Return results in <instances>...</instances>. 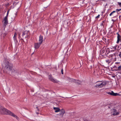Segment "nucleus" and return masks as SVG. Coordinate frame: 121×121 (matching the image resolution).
I'll use <instances>...</instances> for the list:
<instances>
[{
    "label": "nucleus",
    "instance_id": "nucleus-1",
    "mask_svg": "<svg viewBox=\"0 0 121 121\" xmlns=\"http://www.w3.org/2000/svg\"><path fill=\"white\" fill-rule=\"evenodd\" d=\"M13 68L12 65L8 63L6 64L4 68L3 71L4 72L11 74V73L12 72Z\"/></svg>",
    "mask_w": 121,
    "mask_h": 121
},
{
    "label": "nucleus",
    "instance_id": "nucleus-2",
    "mask_svg": "<svg viewBox=\"0 0 121 121\" xmlns=\"http://www.w3.org/2000/svg\"><path fill=\"white\" fill-rule=\"evenodd\" d=\"M4 112H6V114H7L9 115L12 116V117H14L16 118L18 120H19V117L14 114L11 112L10 111L8 110L5 108L4 110Z\"/></svg>",
    "mask_w": 121,
    "mask_h": 121
},
{
    "label": "nucleus",
    "instance_id": "nucleus-3",
    "mask_svg": "<svg viewBox=\"0 0 121 121\" xmlns=\"http://www.w3.org/2000/svg\"><path fill=\"white\" fill-rule=\"evenodd\" d=\"M21 73L19 72L18 70L16 69L13 68L12 70V72L11 73V74L15 75H18L20 74Z\"/></svg>",
    "mask_w": 121,
    "mask_h": 121
},
{
    "label": "nucleus",
    "instance_id": "nucleus-4",
    "mask_svg": "<svg viewBox=\"0 0 121 121\" xmlns=\"http://www.w3.org/2000/svg\"><path fill=\"white\" fill-rule=\"evenodd\" d=\"M10 10H8L7 12V14L6 16L4 17V20L3 21V22L4 23V25L6 26L8 23V21L7 17L9 14V12Z\"/></svg>",
    "mask_w": 121,
    "mask_h": 121
},
{
    "label": "nucleus",
    "instance_id": "nucleus-5",
    "mask_svg": "<svg viewBox=\"0 0 121 121\" xmlns=\"http://www.w3.org/2000/svg\"><path fill=\"white\" fill-rule=\"evenodd\" d=\"M30 35L29 32V31H25L23 32L22 35L23 36H24L25 38H28Z\"/></svg>",
    "mask_w": 121,
    "mask_h": 121
},
{
    "label": "nucleus",
    "instance_id": "nucleus-6",
    "mask_svg": "<svg viewBox=\"0 0 121 121\" xmlns=\"http://www.w3.org/2000/svg\"><path fill=\"white\" fill-rule=\"evenodd\" d=\"M108 50H109L108 48H104L102 49L101 51L102 54H108V52H107Z\"/></svg>",
    "mask_w": 121,
    "mask_h": 121
},
{
    "label": "nucleus",
    "instance_id": "nucleus-7",
    "mask_svg": "<svg viewBox=\"0 0 121 121\" xmlns=\"http://www.w3.org/2000/svg\"><path fill=\"white\" fill-rule=\"evenodd\" d=\"M60 113L59 114H58L56 115L59 116L60 117L62 118L65 112V111L64 110L62 109L61 110H60Z\"/></svg>",
    "mask_w": 121,
    "mask_h": 121
},
{
    "label": "nucleus",
    "instance_id": "nucleus-8",
    "mask_svg": "<svg viewBox=\"0 0 121 121\" xmlns=\"http://www.w3.org/2000/svg\"><path fill=\"white\" fill-rule=\"evenodd\" d=\"M70 80H71V82L77 83L78 85H79L81 83V82L80 81L78 80H76L73 78H70Z\"/></svg>",
    "mask_w": 121,
    "mask_h": 121
},
{
    "label": "nucleus",
    "instance_id": "nucleus-9",
    "mask_svg": "<svg viewBox=\"0 0 121 121\" xmlns=\"http://www.w3.org/2000/svg\"><path fill=\"white\" fill-rule=\"evenodd\" d=\"M49 79L51 81L54 83H57L58 81L56 79H54L51 75H49L48 76Z\"/></svg>",
    "mask_w": 121,
    "mask_h": 121
},
{
    "label": "nucleus",
    "instance_id": "nucleus-10",
    "mask_svg": "<svg viewBox=\"0 0 121 121\" xmlns=\"http://www.w3.org/2000/svg\"><path fill=\"white\" fill-rule=\"evenodd\" d=\"M115 56V55H110V56L111 57H112V58L111 59H107L105 60V61L108 64H109L112 61V57L113 56Z\"/></svg>",
    "mask_w": 121,
    "mask_h": 121
},
{
    "label": "nucleus",
    "instance_id": "nucleus-11",
    "mask_svg": "<svg viewBox=\"0 0 121 121\" xmlns=\"http://www.w3.org/2000/svg\"><path fill=\"white\" fill-rule=\"evenodd\" d=\"M17 10H16L15 12H13V13L14 14H13L12 16L13 17V18H12V20L13 21L15 20V18L17 14Z\"/></svg>",
    "mask_w": 121,
    "mask_h": 121
},
{
    "label": "nucleus",
    "instance_id": "nucleus-12",
    "mask_svg": "<svg viewBox=\"0 0 121 121\" xmlns=\"http://www.w3.org/2000/svg\"><path fill=\"white\" fill-rule=\"evenodd\" d=\"M41 44L39 43H35V49H38L40 47Z\"/></svg>",
    "mask_w": 121,
    "mask_h": 121
},
{
    "label": "nucleus",
    "instance_id": "nucleus-13",
    "mask_svg": "<svg viewBox=\"0 0 121 121\" xmlns=\"http://www.w3.org/2000/svg\"><path fill=\"white\" fill-rule=\"evenodd\" d=\"M117 43H119V41L121 40V36L118 33H117Z\"/></svg>",
    "mask_w": 121,
    "mask_h": 121
},
{
    "label": "nucleus",
    "instance_id": "nucleus-14",
    "mask_svg": "<svg viewBox=\"0 0 121 121\" xmlns=\"http://www.w3.org/2000/svg\"><path fill=\"white\" fill-rule=\"evenodd\" d=\"M106 84L107 83L105 81L103 82L102 83H101V82H100V87H101L104 86H105Z\"/></svg>",
    "mask_w": 121,
    "mask_h": 121
},
{
    "label": "nucleus",
    "instance_id": "nucleus-15",
    "mask_svg": "<svg viewBox=\"0 0 121 121\" xmlns=\"http://www.w3.org/2000/svg\"><path fill=\"white\" fill-rule=\"evenodd\" d=\"M112 110L113 112L112 114L113 115L115 116L119 114V113L118 112H117L116 110V109H113Z\"/></svg>",
    "mask_w": 121,
    "mask_h": 121
},
{
    "label": "nucleus",
    "instance_id": "nucleus-16",
    "mask_svg": "<svg viewBox=\"0 0 121 121\" xmlns=\"http://www.w3.org/2000/svg\"><path fill=\"white\" fill-rule=\"evenodd\" d=\"M43 37L42 36L40 35L39 36V43L41 44L43 42Z\"/></svg>",
    "mask_w": 121,
    "mask_h": 121
},
{
    "label": "nucleus",
    "instance_id": "nucleus-17",
    "mask_svg": "<svg viewBox=\"0 0 121 121\" xmlns=\"http://www.w3.org/2000/svg\"><path fill=\"white\" fill-rule=\"evenodd\" d=\"M107 93L109 95H110L113 96H116V95H115L116 93H114L112 91L111 92H107Z\"/></svg>",
    "mask_w": 121,
    "mask_h": 121
},
{
    "label": "nucleus",
    "instance_id": "nucleus-18",
    "mask_svg": "<svg viewBox=\"0 0 121 121\" xmlns=\"http://www.w3.org/2000/svg\"><path fill=\"white\" fill-rule=\"evenodd\" d=\"M21 6L20 4L18 2L16 4L15 7V8L17 9H18Z\"/></svg>",
    "mask_w": 121,
    "mask_h": 121
},
{
    "label": "nucleus",
    "instance_id": "nucleus-19",
    "mask_svg": "<svg viewBox=\"0 0 121 121\" xmlns=\"http://www.w3.org/2000/svg\"><path fill=\"white\" fill-rule=\"evenodd\" d=\"M53 109L55 110V112H59L60 110V109L58 108L54 107Z\"/></svg>",
    "mask_w": 121,
    "mask_h": 121
},
{
    "label": "nucleus",
    "instance_id": "nucleus-20",
    "mask_svg": "<svg viewBox=\"0 0 121 121\" xmlns=\"http://www.w3.org/2000/svg\"><path fill=\"white\" fill-rule=\"evenodd\" d=\"M100 82H101V81L97 82H96V85L95 86L97 87V86H98L100 87Z\"/></svg>",
    "mask_w": 121,
    "mask_h": 121
},
{
    "label": "nucleus",
    "instance_id": "nucleus-21",
    "mask_svg": "<svg viewBox=\"0 0 121 121\" xmlns=\"http://www.w3.org/2000/svg\"><path fill=\"white\" fill-rule=\"evenodd\" d=\"M5 108L2 107L0 105V111H2L3 112H4V110Z\"/></svg>",
    "mask_w": 121,
    "mask_h": 121
},
{
    "label": "nucleus",
    "instance_id": "nucleus-22",
    "mask_svg": "<svg viewBox=\"0 0 121 121\" xmlns=\"http://www.w3.org/2000/svg\"><path fill=\"white\" fill-rule=\"evenodd\" d=\"M17 34L16 33H15L13 37V38L14 39L15 41V40H16V39L17 36Z\"/></svg>",
    "mask_w": 121,
    "mask_h": 121
},
{
    "label": "nucleus",
    "instance_id": "nucleus-23",
    "mask_svg": "<svg viewBox=\"0 0 121 121\" xmlns=\"http://www.w3.org/2000/svg\"><path fill=\"white\" fill-rule=\"evenodd\" d=\"M121 69V66H120L117 67V69L116 71H117L119 70H120Z\"/></svg>",
    "mask_w": 121,
    "mask_h": 121
},
{
    "label": "nucleus",
    "instance_id": "nucleus-24",
    "mask_svg": "<svg viewBox=\"0 0 121 121\" xmlns=\"http://www.w3.org/2000/svg\"><path fill=\"white\" fill-rule=\"evenodd\" d=\"M116 12V11H113V12H112L111 13L110 15H109L110 16H111L113 14V13L115 12Z\"/></svg>",
    "mask_w": 121,
    "mask_h": 121
},
{
    "label": "nucleus",
    "instance_id": "nucleus-25",
    "mask_svg": "<svg viewBox=\"0 0 121 121\" xmlns=\"http://www.w3.org/2000/svg\"><path fill=\"white\" fill-rule=\"evenodd\" d=\"M120 10H121V9H116V11L117 12H118L119 11H120Z\"/></svg>",
    "mask_w": 121,
    "mask_h": 121
},
{
    "label": "nucleus",
    "instance_id": "nucleus-26",
    "mask_svg": "<svg viewBox=\"0 0 121 121\" xmlns=\"http://www.w3.org/2000/svg\"><path fill=\"white\" fill-rule=\"evenodd\" d=\"M118 5H119L121 7V2H118Z\"/></svg>",
    "mask_w": 121,
    "mask_h": 121
},
{
    "label": "nucleus",
    "instance_id": "nucleus-27",
    "mask_svg": "<svg viewBox=\"0 0 121 121\" xmlns=\"http://www.w3.org/2000/svg\"><path fill=\"white\" fill-rule=\"evenodd\" d=\"M61 73L62 74H63V69H62L61 71Z\"/></svg>",
    "mask_w": 121,
    "mask_h": 121
},
{
    "label": "nucleus",
    "instance_id": "nucleus-28",
    "mask_svg": "<svg viewBox=\"0 0 121 121\" xmlns=\"http://www.w3.org/2000/svg\"><path fill=\"white\" fill-rule=\"evenodd\" d=\"M115 95H116V96L121 95L118 94H117V93H116V94Z\"/></svg>",
    "mask_w": 121,
    "mask_h": 121
},
{
    "label": "nucleus",
    "instance_id": "nucleus-29",
    "mask_svg": "<svg viewBox=\"0 0 121 121\" xmlns=\"http://www.w3.org/2000/svg\"><path fill=\"white\" fill-rule=\"evenodd\" d=\"M119 55L120 57H121V52H120L119 54Z\"/></svg>",
    "mask_w": 121,
    "mask_h": 121
},
{
    "label": "nucleus",
    "instance_id": "nucleus-30",
    "mask_svg": "<svg viewBox=\"0 0 121 121\" xmlns=\"http://www.w3.org/2000/svg\"><path fill=\"white\" fill-rule=\"evenodd\" d=\"M99 16H100V15H98L97 16V17H96L95 18H99Z\"/></svg>",
    "mask_w": 121,
    "mask_h": 121
},
{
    "label": "nucleus",
    "instance_id": "nucleus-31",
    "mask_svg": "<svg viewBox=\"0 0 121 121\" xmlns=\"http://www.w3.org/2000/svg\"><path fill=\"white\" fill-rule=\"evenodd\" d=\"M113 68H117V67H116V66H114L113 67Z\"/></svg>",
    "mask_w": 121,
    "mask_h": 121
},
{
    "label": "nucleus",
    "instance_id": "nucleus-32",
    "mask_svg": "<svg viewBox=\"0 0 121 121\" xmlns=\"http://www.w3.org/2000/svg\"><path fill=\"white\" fill-rule=\"evenodd\" d=\"M119 63H118V62H116V63H115V64L116 65L118 64Z\"/></svg>",
    "mask_w": 121,
    "mask_h": 121
},
{
    "label": "nucleus",
    "instance_id": "nucleus-33",
    "mask_svg": "<svg viewBox=\"0 0 121 121\" xmlns=\"http://www.w3.org/2000/svg\"><path fill=\"white\" fill-rule=\"evenodd\" d=\"M112 21L113 22H114V21L113 20V19H112Z\"/></svg>",
    "mask_w": 121,
    "mask_h": 121
},
{
    "label": "nucleus",
    "instance_id": "nucleus-34",
    "mask_svg": "<svg viewBox=\"0 0 121 121\" xmlns=\"http://www.w3.org/2000/svg\"><path fill=\"white\" fill-rule=\"evenodd\" d=\"M85 42H86V38H85Z\"/></svg>",
    "mask_w": 121,
    "mask_h": 121
},
{
    "label": "nucleus",
    "instance_id": "nucleus-35",
    "mask_svg": "<svg viewBox=\"0 0 121 121\" xmlns=\"http://www.w3.org/2000/svg\"><path fill=\"white\" fill-rule=\"evenodd\" d=\"M74 115L73 114V113H72V114H71L72 115Z\"/></svg>",
    "mask_w": 121,
    "mask_h": 121
},
{
    "label": "nucleus",
    "instance_id": "nucleus-36",
    "mask_svg": "<svg viewBox=\"0 0 121 121\" xmlns=\"http://www.w3.org/2000/svg\"><path fill=\"white\" fill-rule=\"evenodd\" d=\"M121 17V16H119V18H120V17Z\"/></svg>",
    "mask_w": 121,
    "mask_h": 121
},
{
    "label": "nucleus",
    "instance_id": "nucleus-37",
    "mask_svg": "<svg viewBox=\"0 0 121 121\" xmlns=\"http://www.w3.org/2000/svg\"><path fill=\"white\" fill-rule=\"evenodd\" d=\"M74 117V116H73V117Z\"/></svg>",
    "mask_w": 121,
    "mask_h": 121
},
{
    "label": "nucleus",
    "instance_id": "nucleus-38",
    "mask_svg": "<svg viewBox=\"0 0 121 121\" xmlns=\"http://www.w3.org/2000/svg\"><path fill=\"white\" fill-rule=\"evenodd\" d=\"M69 48H68V50H67V51H68V50H69Z\"/></svg>",
    "mask_w": 121,
    "mask_h": 121
},
{
    "label": "nucleus",
    "instance_id": "nucleus-39",
    "mask_svg": "<svg viewBox=\"0 0 121 121\" xmlns=\"http://www.w3.org/2000/svg\"><path fill=\"white\" fill-rule=\"evenodd\" d=\"M70 115L71 116V117H72V116H71V115Z\"/></svg>",
    "mask_w": 121,
    "mask_h": 121
},
{
    "label": "nucleus",
    "instance_id": "nucleus-40",
    "mask_svg": "<svg viewBox=\"0 0 121 121\" xmlns=\"http://www.w3.org/2000/svg\"><path fill=\"white\" fill-rule=\"evenodd\" d=\"M37 113V114H38V113Z\"/></svg>",
    "mask_w": 121,
    "mask_h": 121
},
{
    "label": "nucleus",
    "instance_id": "nucleus-41",
    "mask_svg": "<svg viewBox=\"0 0 121 121\" xmlns=\"http://www.w3.org/2000/svg\"><path fill=\"white\" fill-rule=\"evenodd\" d=\"M36 108H38L37 107Z\"/></svg>",
    "mask_w": 121,
    "mask_h": 121
}]
</instances>
